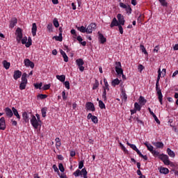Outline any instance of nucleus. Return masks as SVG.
Returning <instances> with one entry per match:
<instances>
[{"label":"nucleus","mask_w":178,"mask_h":178,"mask_svg":"<svg viewBox=\"0 0 178 178\" xmlns=\"http://www.w3.org/2000/svg\"><path fill=\"white\" fill-rule=\"evenodd\" d=\"M31 124L33 126V129H38V127L41 126L42 122L41 120H37V118L34 115H31Z\"/></svg>","instance_id":"nucleus-1"},{"label":"nucleus","mask_w":178,"mask_h":178,"mask_svg":"<svg viewBox=\"0 0 178 178\" xmlns=\"http://www.w3.org/2000/svg\"><path fill=\"white\" fill-rule=\"evenodd\" d=\"M87 173V170L86 168H83L81 170L79 169L76 170L75 172H74L73 175L75 177H79V176H81V177L88 178Z\"/></svg>","instance_id":"nucleus-2"},{"label":"nucleus","mask_w":178,"mask_h":178,"mask_svg":"<svg viewBox=\"0 0 178 178\" xmlns=\"http://www.w3.org/2000/svg\"><path fill=\"white\" fill-rule=\"evenodd\" d=\"M27 74L24 73L22 76V82L19 85V90H26V86H27Z\"/></svg>","instance_id":"nucleus-3"},{"label":"nucleus","mask_w":178,"mask_h":178,"mask_svg":"<svg viewBox=\"0 0 178 178\" xmlns=\"http://www.w3.org/2000/svg\"><path fill=\"white\" fill-rule=\"evenodd\" d=\"M159 159L163 162L164 165H169L171 163L170 160H169V156L166 154H160Z\"/></svg>","instance_id":"nucleus-4"},{"label":"nucleus","mask_w":178,"mask_h":178,"mask_svg":"<svg viewBox=\"0 0 178 178\" xmlns=\"http://www.w3.org/2000/svg\"><path fill=\"white\" fill-rule=\"evenodd\" d=\"M156 91L159 97V101L161 105H162V99L163 98V95H162V90H161V87H159V83H156Z\"/></svg>","instance_id":"nucleus-5"},{"label":"nucleus","mask_w":178,"mask_h":178,"mask_svg":"<svg viewBox=\"0 0 178 178\" xmlns=\"http://www.w3.org/2000/svg\"><path fill=\"white\" fill-rule=\"evenodd\" d=\"M20 41L22 44H25V47H26V48H29V47H31V44H32L31 38H28V42H27V37H24L22 39H21Z\"/></svg>","instance_id":"nucleus-6"},{"label":"nucleus","mask_w":178,"mask_h":178,"mask_svg":"<svg viewBox=\"0 0 178 178\" xmlns=\"http://www.w3.org/2000/svg\"><path fill=\"white\" fill-rule=\"evenodd\" d=\"M15 35H17L16 40L17 42H20V41H22V38H23V33H22V29L17 28L15 31Z\"/></svg>","instance_id":"nucleus-7"},{"label":"nucleus","mask_w":178,"mask_h":178,"mask_svg":"<svg viewBox=\"0 0 178 178\" xmlns=\"http://www.w3.org/2000/svg\"><path fill=\"white\" fill-rule=\"evenodd\" d=\"M95 29H97V25L95 23H91L86 28V33L91 34L92 33V31L95 30Z\"/></svg>","instance_id":"nucleus-8"},{"label":"nucleus","mask_w":178,"mask_h":178,"mask_svg":"<svg viewBox=\"0 0 178 178\" xmlns=\"http://www.w3.org/2000/svg\"><path fill=\"white\" fill-rule=\"evenodd\" d=\"M86 108L87 111H91L92 112L95 111V106H94V104L92 102H87L86 104Z\"/></svg>","instance_id":"nucleus-9"},{"label":"nucleus","mask_w":178,"mask_h":178,"mask_svg":"<svg viewBox=\"0 0 178 178\" xmlns=\"http://www.w3.org/2000/svg\"><path fill=\"white\" fill-rule=\"evenodd\" d=\"M6 122L5 118L1 117L0 118V130H6Z\"/></svg>","instance_id":"nucleus-10"},{"label":"nucleus","mask_w":178,"mask_h":178,"mask_svg":"<svg viewBox=\"0 0 178 178\" xmlns=\"http://www.w3.org/2000/svg\"><path fill=\"white\" fill-rule=\"evenodd\" d=\"M24 63L26 67H31V69H34V63L30 60V59L26 58L24 60Z\"/></svg>","instance_id":"nucleus-11"},{"label":"nucleus","mask_w":178,"mask_h":178,"mask_svg":"<svg viewBox=\"0 0 178 178\" xmlns=\"http://www.w3.org/2000/svg\"><path fill=\"white\" fill-rule=\"evenodd\" d=\"M117 19L118 20L119 24L124 26V17L122 14H118Z\"/></svg>","instance_id":"nucleus-12"},{"label":"nucleus","mask_w":178,"mask_h":178,"mask_svg":"<svg viewBox=\"0 0 178 178\" xmlns=\"http://www.w3.org/2000/svg\"><path fill=\"white\" fill-rule=\"evenodd\" d=\"M119 25V22L118 21L116 17H114L111 23L110 27L113 29V27H118Z\"/></svg>","instance_id":"nucleus-13"},{"label":"nucleus","mask_w":178,"mask_h":178,"mask_svg":"<svg viewBox=\"0 0 178 178\" xmlns=\"http://www.w3.org/2000/svg\"><path fill=\"white\" fill-rule=\"evenodd\" d=\"M5 113L8 118H12L13 116V111L8 107L6 108Z\"/></svg>","instance_id":"nucleus-14"},{"label":"nucleus","mask_w":178,"mask_h":178,"mask_svg":"<svg viewBox=\"0 0 178 178\" xmlns=\"http://www.w3.org/2000/svg\"><path fill=\"white\" fill-rule=\"evenodd\" d=\"M22 77V72L19 70H16L14 72L13 79L15 80H17V79H20Z\"/></svg>","instance_id":"nucleus-15"},{"label":"nucleus","mask_w":178,"mask_h":178,"mask_svg":"<svg viewBox=\"0 0 178 178\" xmlns=\"http://www.w3.org/2000/svg\"><path fill=\"white\" fill-rule=\"evenodd\" d=\"M31 33L33 37H35V35H37V24L33 23L32 24Z\"/></svg>","instance_id":"nucleus-16"},{"label":"nucleus","mask_w":178,"mask_h":178,"mask_svg":"<svg viewBox=\"0 0 178 178\" xmlns=\"http://www.w3.org/2000/svg\"><path fill=\"white\" fill-rule=\"evenodd\" d=\"M152 145L156 147V148H163L164 145L162 142H152Z\"/></svg>","instance_id":"nucleus-17"},{"label":"nucleus","mask_w":178,"mask_h":178,"mask_svg":"<svg viewBox=\"0 0 178 178\" xmlns=\"http://www.w3.org/2000/svg\"><path fill=\"white\" fill-rule=\"evenodd\" d=\"M17 24V18H13L10 23V28L13 29Z\"/></svg>","instance_id":"nucleus-18"},{"label":"nucleus","mask_w":178,"mask_h":178,"mask_svg":"<svg viewBox=\"0 0 178 178\" xmlns=\"http://www.w3.org/2000/svg\"><path fill=\"white\" fill-rule=\"evenodd\" d=\"M159 172L163 175H168V173H169V169L165 167H161L159 169Z\"/></svg>","instance_id":"nucleus-19"},{"label":"nucleus","mask_w":178,"mask_h":178,"mask_svg":"<svg viewBox=\"0 0 178 178\" xmlns=\"http://www.w3.org/2000/svg\"><path fill=\"white\" fill-rule=\"evenodd\" d=\"M22 118L25 123H29V114L27 113V112H24L22 113Z\"/></svg>","instance_id":"nucleus-20"},{"label":"nucleus","mask_w":178,"mask_h":178,"mask_svg":"<svg viewBox=\"0 0 178 178\" xmlns=\"http://www.w3.org/2000/svg\"><path fill=\"white\" fill-rule=\"evenodd\" d=\"M13 113L15 115L18 119V120H20V115H19V112L17 111V109H16L15 107L12 108Z\"/></svg>","instance_id":"nucleus-21"},{"label":"nucleus","mask_w":178,"mask_h":178,"mask_svg":"<svg viewBox=\"0 0 178 178\" xmlns=\"http://www.w3.org/2000/svg\"><path fill=\"white\" fill-rule=\"evenodd\" d=\"M76 40H77V41H79V42L81 44V45H83V47H86V45H87V42L86 41H83V42H82L83 41V38H81V36H78L77 38H76Z\"/></svg>","instance_id":"nucleus-22"},{"label":"nucleus","mask_w":178,"mask_h":178,"mask_svg":"<svg viewBox=\"0 0 178 178\" xmlns=\"http://www.w3.org/2000/svg\"><path fill=\"white\" fill-rule=\"evenodd\" d=\"M99 40L101 44H105V42H106V38L104 37V35H102V33H99Z\"/></svg>","instance_id":"nucleus-23"},{"label":"nucleus","mask_w":178,"mask_h":178,"mask_svg":"<svg viewBox=\"0 0 178 178\" xmlns=\"http://www.w3.org/2000/svg\"><path fill=\"white\" fill-rule=\"evenodd\" d=\"M167 153L168 154L169 156H170V158H175V156H176V154H175V152L170 149V148L167 149Z\"/></svg>","instance_id":"nucleus-24"},{"label":"nucleus","mask_w":178,"mask_h":178,"mask_svg":"<svg viewBox=\"0 0 178 178\" xmlns=\"http://www.w3.org/2000/svg\"><path fill=\"white\" fill-rule=\"evenodd\" d=\"M56 79L63 83L66 80V76L65 75H56Z\"/></svg>","instance_id":"nucleus-25"},{"label":"nucleus","mask_w":178,"mask_h":178,"mask_svg":"<svg viewBox=\"0 0 178 178\" xmlns=\"http://www.w3.org/2000/svg\"><path fill=\"white\" fill-rule=\"evenodd\" d=\"M119 84H120V81L119 79H115L111 82V86H113V87H116V86H119Z\"/></svg>","instance_id":"nucleus-26"},{"label":"nucleus","mask_w":178,"mask_h":178,"mask_svg":"<svg viewBox=\"0 0 178 178\" xmlns=\"http://www.w3.org/2000/svg\"><path fill=\"white\" fill-rule=\"evenodd\" d=\"M144 145H145V147H147V148L148 151H149V152H151L154 149V146H152L148 142H145L144 143Z\"/></svg>","instance_id":"nucleus-27"},{"label":"nucleus","mask_w":178,"mask_h":178,"mask_svg":"<svg viewBox=\"0 0 178 178\" xmlns=\"http://www.w3.org/2000/svg\"><path fill=\"white\" fill-rule=\"evenodd\" d=\"M76 29L81 33H87V28H86L84 26H76Z\"/></svg>","instance_id":"nucleus-28"},{"label":"nucleus","mask_w":178,"mask_h":178,"mask_svg":"<svg viewBox=\"0 0 178 178\" xmlns=\"http://www.w3.org/2000/svg\"><path fill=\"white\" fill-rule=\"evenodd\" d=\"M121 98L124 99V101H127V95L126 94V90H122Z\"/></svg>","instance_id":"nucleus-29"},{"label":"nucleus","mask_w":178,"mask_h":178,"mask_svg":"<svg viewBox=\"0 0 178 178\" xmlns=\"http://www.w3.org/2000/svg\"><path fill=\"white\" fill-rule=\"evenodd\" d=\"M115 72L118 74V76H122V77H124V74H123V69L117 68L115 69Z\"/></svg>","instance_id":"nucleus-30"},{"label":"nucleus","mask_w":178,"mask_h":178,"mask_svg":"<svg viewBox=\"0 0 178 178\" xmlns=\"http://www.w3.org/2000/svg\"><path fill=\"white\" fill-rule=\"evenodd\" d=\"M47 111H48V108L47 107H43L41 109V113H42V118H45L47 116Z\"/></svg>","instance_id":"nucleus-31"},{"label":"nucleus","mask_w":178,"mask_h":178,"mask_svg":"<svg viewBox=\"0 0 178 178\" xmlns=\"http://www.w3.org/2000/svg\"><path fill=\"white\" fill-rule=\"evenodd\" d=\"M3 67H5V69L6 70H8V69H9V67H10V63H8L6 60L3 61Z\"/></svg>","instance_id":"nucleus-32"},{"label":"nucleus","mask_w":178,"mask_h":178,"mask_svg":"<svg viewBox=\"0 0 178 178\" xmlns=\"http://www.w3.org/2000/svg\"><path fill=\"white\" fill-rule=\"evenodd\" d=\"M76 63L77 66H83V65H84V61L81 58H78L76 60Z\"/></svg>","instance_id":"nucleus-33"},{"label":"nucleus","mask_w":178,"mask_h":178,"mask_svg":"<svg viewBox=\"0 0 178 178\" xmlns=\"http://www.w3.org/2000/svg\"><path fill=\"white\" fill-rule=\"evenodd\" d=\"M134 109H136V111L140 112V111H141V106H140V104H138V103L136 102L134 104Z\"/></svg>","instance_id":"nucleus-34"},{"label":"nucleus","mask_w":178,"mask_h":178,"mask_svg":"<svg viewBox=\"0 0 178 178\" xmlns=\"http://www.w3.org/2000/svg\"><path fill=\"white\" fill-rule=\"evenodd\" d=\"M127 145H129V147H130L132 149H134V151H136L138 149L136 145H133L131 143H129V142H127Z\"/></svg>","instance_id":"nucleus-35"},{"label":"nucleus","mask_w":178,"mask_h":178,"mask_svg":"<svg viewBox=\"0 0 178 178\" xmlns=\"http://www.w3.org/2000/svg\"><path fill=\"white\" fill-rule=\"evenodd\" d=\"M151 154H152L153 156H155V157L159 156V155H161L159 154V152L154 149L151 152Z\"/></svg>","instance_id":"nucleus-36"},{"label":"nucleus","mask_w":178,"mask_h":178,"mask_svg":"<svg viewBox=\"0 0 178 178\" xmlns=\"http://www.w3.org/2000/svg\"><path fill=\"white\" fill-rule=\"evenodd\" d=\"M99 106L100 108V109H105V104H104V102H102V100L99 101Z\"/></svg>","instance_id":"nucleus-37"},{"label":"nucleus","mask_w":178,"mask_h":178,"mask_svg":"<svg viewBox=\"0 0 178 178\" xmlns=\"http://www.w3.org/2000/svg\"><path fill=\"white\" fill-rule=\"evenodd\" d=\"M140 49H141L142 52L143 54H145V55H148V52H147V49H145L144 45H143V44L140 45Z\"/></svg>","instance_id":"nucleus-38"},{"label":"nucleus","mask_w":178,"mask_h":178,"mask_svg":"<svg viewBox=\"0 0 178 178\" xmlns=\"http://www.w3.org/2000/svg\"><path fill=\"white\" fill-rule=\"evenodd\" d=\"M139 102L140 104H146L147 103V100H145V99L144 98V97L140 96L139 97Z\"/></svg>","instance_id":"nucleus-39"},{"label":"nucleus","mask_w":178,"mask_h":178,"mask_svg":"<svg viewBox=\"0 0 178 178\" xmlns=\"http://www.w3.org/2000/svg\"><path fill=\"white\" fill-rule=\"evenodd\" d=\"M58 168L60 172H62V173H63V172H65V167H63V164H62V163L58 164Z\"/></svg>","instance_id":"nucleus-40"},{"label":"nucleus","mask_w":178,"mask_h":178,"mask_svg":"<svg viewBox=\"0 0 178 178\" xmlns=\"http://www.w3.org/2000/svg\"><path fill=\"white\" fill-rule=\"evenodd\" d=\"M126 13H127V15H131V7H130V6H128L127 8H125Z\"/></svg>","instance_id":"nucleus-41"},{"label":"nucleus","mask_w":178,"mask_h":178,"mask_svg":"<svg viewBox=\"0 0 178 178\" xmlns=\"http://www.w3.org/2000/svg\"><path fill=\"white\" fill-rule=\"evenodd\" d=\"M162 6H168V1L166 0H159Z\"/></svg>","instance_id":"nucleus-42"},{"label":"nucleus","mask_w":178,"mask_h":178,"mask_svg":"<svg viewBox=\"0 0 178 178\" xmlns=\"http://www.w3.org/2000/svg\"><path fill=\"white\" fill-rule=\"evenodd\" d=\"M54 26H56V28L59 27V22L58 21V19L55 18L53 20Z\"/></svg>","instance_id":"nucleus-43"},{"label":"nucleus","mask_w":178,"mask_h":178,"mask_svg":"<svg viewBox=\"0 0 178 178\" xmlns=\"http://www.w3.org/2000/svg\"><path fill=\"white\" fill-rule=\"evenodd\" d=\"M47 97L48 95L42 94H40L38 95V98H39V99H45V98H47Z\"/></svg>","instance_id":"nucleus-44"},{"label":"nucleus","mask_w":178,"mask_h":178,"mask_svg":"<svg viewBox=\"0 0 178 178\" xmlns=\"http://www.w3.org/2000/svg\"><path fill=\"white\" fill-rule=\"evenodd\" d=\"M55 38H56V41L62 42V40H63V38H62V33H60L59 35L58 36H56Z\"/></svg>","instance_id":"nucleus-45"},{"label":"nucleus","mask_w":178,"mask_h":178,"mask_svg":"<svg viewBox=\"0 0 178 178\" xmlns=\"http://www.w3.org/2000/svg\"><path fill=\"white\" fill-rule=\"evenodd\" d=\"M91 120L95 124L98 123V118H97V116L93 115L92 118H91Z\"/></svg>","instance_id":"nucleus-46"},{"label":"nucleus","mask_w":178,"mask_h":178,"mask_svg":"<svg viewBox=\"0 0 178 178\" xmlns=\"http://www.w3.org/2000/svg\"><path fill=\"white\" fill-rule=\"evenodd\" d=\"M102 97V99H104V101H106V89H104V92H103Z\"/></svg>","instance_id":"nucleus-47"},{"label":"nucleus","mask_w":178,"mask_h":178,"mask_svg":"<svg viewBox=\"0 0 178 178\" xmlns=\"http://www.w3.org/2000/svg\"><path fill=\"white\" fill-rule=\"evenodd\" d=\"M64 85L65 88H67V90H70V83H69V81H65L64 83Z\"/></svg>","instance_id":"nucleus-48"},{"label":"nucleus","mask_w":178,"mask_h":178,"mask_svg":"<svg viewBox=\"0 0 178 178\" xmlns=\"http://www.w3.org/2000/svg\"><path fill=\"white\" fill-rule=\"evenodd\" d=\"M34 87L37 89L41 90V87H42V83H36L34 85Z\"/></svg>","instance_id":"nucleus-49"},{"label":"nucleus","mask_w":178,"mask_h":178,"mask_svg":"<svg viewBox=\"0 0 178 178\" xmlns=\"http://www.w3.org/2000/svg\"><path fill=\"white\" fill-rule=\"evenodd\" d=\"M122 68V63L120 62H115V69Z\"/></svg>","instance_id":"nucleus-50"},{"label":"nucleus","mask_w":178,"mask_h":178,"mask_svg":"<svg viewBox=\"0 0 178 178\" xmlns=\"http://www.w3.org/2000/svg\"><path fill=\"white\" fill-rule=\"evenodd\" d=\"M49 88H51V84H46L42 87L44 90H49Z\"/></svg>","instance_id":"nucleus-51"},{"label":"nucleus","mask_w":178,"mask_h":178,"mask_svg":"<svg viewBox=\"0 0 178 178\" xmlns=\"http://www.w3.org/2000/svg\"><path fill=\"white\" fill-rule=\"evenodd\" d=\"M152 116H153V118H154L155 122H156V123H157L158 124H161V121H159V119H158V117H156V115L154 114V115H152Z\"/></svg>","instance_id":"nucleus-52"},{"label":"nucleus","mask_w":178,"mask_h":178,"mask_svg":"<svg viewBox=\"0 0 178 178\" xmlns=\"http://www.w3.org/2000/svg\"><path fill=\"white\" fill-rule=\"evenodd\" d=\"M52 29H54V26L52 25V24L49 23L47 24V30H49V31H52Z\"/></svg>","instance_id":"nucleus-53"},{"label":"nucleus","mask_w":178,"mask_h":178,"mask_svg":"<svg viewBox=\"0 0 178 178\" xmlns=\"http://www.w3.org/2000/svg\"><path fill=\"white\" fill-rule=\"evenodd\" d=\"M83 166H84V161H81L79 163V169H83Z\"/></svg>","instance_id":"nucleus-54"},{"label":"nucleus","mask_w":178,"mask_h":178,"mask_svg":"<svg viewBox=\"0 0 178 178\" xmlns=\"http://www.w3.org/2000/svg\"><path fill=\"white\" fill-rule=\"evenodd\" d=\"M52 168L54 169V172H56V173H59V169H58L56 165H53Z\"/></svg>","instance_id":"nucleus-55"},{"label":"nucleus","mask_w":178,"mask_h":178,"mask_svg":"<svg viewBox=\"0 0 178 178\" xmlns=\"http://www.w3.org/2000/svg\"><path fill=\"white\" fill-rule=\"evenodd\" d=\"M120 8H122V9H126L129 6L124 4V3H120Z\"/></svg>","instance_id":"nucleus-56"},{"label":"nucleus","mask_w":178,"mask_h":178,"mask_svg":"<svg viewBox=\"0 0 178 178\" xmlns=\"http://www.w3.org/2000/svg\"><path fill=\"white\" fill-rule=\"evenodd\" d=\"M63 58L64 59V62H69V57H67V55H66V54L63 56Z\"/></svg>","instance_id":"nucleus-57"},{"label":"nucleus","mask_w":178,"mask_h":178,"mask_svg":"<svg viewBox=\"0 0 178 178\" xmlns=\"http://www.w3.org/2000/svg\"><path fill=\"white\" fill-rule=\"evenodd\" d=\"M138 70L142 72L143 70H144V66H143V65L140 64L138 66Z\"/></svg>","instance_id":"nucleus-58"},{"label":"nucleus","mask_w":178,"mask_h":178,"mask_svg":"<svg viewBox=\"0 0 178 178\" xmlns=\"http://www.w3.org/2000/svg\"><path fill=\"white\" fill-rule=\"evenodd\" d=\"M104 90H106H106H107V91H109V84L108 83H106L104 84Z\"/></svg>","instance_id":"nucleus-59"},{"label":"nucleus","mask_w":178,"mask_h":178,"mask_svg":"<svg viewBox=\"0 0 178 178\" xmlns=\"http://www.w3.org/2000/svg\"><path fill=\"white\" fill-rule=\"evenodd\" d=\"M122 25H119L118 27V30H119V31H120V33H121V34H123V27H122Z\"/></svg>","instance_id":"nucleus-60"},{"label":"nucleus","mask_w":178,"mask_h":178,"mask_svg":"<svg viewBox=\"0 0 178 178\" xmlns=\"http://www.w3.org/2000/svg\"><path fill=\"white\" fill-rule=\"evenodd\" d=\"M161 73H162V77H165V76H166V69L163 68L162 70Z\"/></svg>","instance_id":"nucleus-61"},{"label":"nucleus","mask_w":178,"mask_h":178,"mask_svg":"<svg viewBox=\"0 0 178 178\" xmlns=\"http://www.w3.org/2000/svg\"><path fill=\"white\" fill-rule=\"evenodd\" d=\"M11 123L13 126H17V121L15 120H11Z\"/></svg>","instance_id":"nucleus-62"},{"label":"nucleus","mask_w":178,"mask_h":178,"mask_svg":"<svg viewBox=\"0 0 178 178\" xmlns=\"http://www.w3.org/2000/svg\"><path fill=\"white\" fill-rule=\"evenodd\" d=\"M60 145H62V143L61 142H56V148H59V147H60Z\"/></svg>","instance_id":"nucleus-63"},{"label":"nucleus","mask_w":178,"mask_h":178,"mask_svg":"<svg viewBox=\"0 0 178 178\" xmlns=\"http://www.w3.org/2000/svg\"><path fill=\"white\" fill-rule=\"evenodd\" d=\"M70 156L73 157V156H76V152L72 150L70 151Z\"/></svg>","instance_id":"nucleus-64"}]
</instances>
